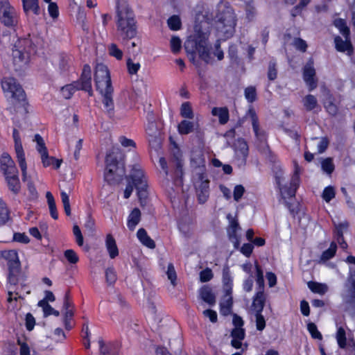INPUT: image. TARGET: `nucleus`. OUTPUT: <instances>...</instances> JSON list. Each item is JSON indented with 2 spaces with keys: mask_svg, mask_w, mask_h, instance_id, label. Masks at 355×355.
Wrapping results in <instances>:
<instances>
[{
  "mask_svg": "<svg viewBox=\"0 0 355 355\" xmlns=\"http://www.w3.org/2000/svg\"><path fill=\"white\" fill-rule=\"evenodd\" d=\"M116 37L123 44L135 38L137 34V26L133 10L125 0L116 4Z\"/></svg>",
  "mask_w": 355,
  "mask_h": 355,
  "instance_id": "1",
  "label": "nucleus"
},
{
  "mask_svg": "<svg viewBox=\"0 0 355 355\" xmlns=\"http://www.w3.org/2000/svg\"><path fill=\"white\" fill-rule=\"evenodd\" d=\"M3 257L8 261V283L14 286L20 284L21 288L26 287V276L21 271V264L17 252L15 250L5 251L3 253Z\"/></svg>",
  "mask_w": 355,
  "mask_h": 355,
  "instance_id": "2",
  "label": "nucleus"
},
{
  "mask_svg": "<svg viewBox=\"0 0 355 355\" xmlns=\"http://www.w3.org/2000/svg\"><path fill=\"white\" fill-rule=\"evenodd\" d=\"M217 18V30L223 37L229 38L235 31L236 16L233 9L224 4L218 6Z\"/></svg>",
  "mask_w": 355,
  "mask_h": 355,
  "instance_id": "3",
  "label": "nucleus"
},
{
  "mask_svg": "<svg viewBox=\"0 0 355 355\" xmlns=\"http://www.w3.org/2000/svg\"><path fill=\"white\" fill-rule=\"evenodd\" d=\"M35 51L34 44L28 38L19 39L12 47L13 64L16 71L21 70L29 62L30 54Z\"/></svg>",
  "mask_w": 355,
  "mask_h": 355,
  "instance_id": "4",
  "label": "nucleus"
},
{
  "mask_svg": "<svg viewBox=\"0 0 355 355\" xmlns=\"http://www.w3.org/2000/svg\"><path fill=\"white\" fill-rule=\"evenodd\" d=\"M1 87L5 92L10 93L13 98V104L17 110L23 109L24 113H27V101L26 94L13 78H4L1 80Z\"/></svg>",
  "mask_w": 355,
  "mask_h": 355,
  "instance_id": "5",
  "label": "nucleus"
},
{
  "mask_svg": "<svg viewBox=\"0 0 355 355\" xmlns=\"http://www.w3.org/2000/svg\"><path fill=\"white\" fill-rule=\"evenodd\" d=\"M127 180H132L137 191V196L141 206L146 204L148 198L147 182L143 170L139 164L132 166L131 173L128 176Z\"/></svg>",
  "mask_w": 355,
  "mask_h": 355,
  "instance_id": "6",
  "label": "nucleus"
},
{
  "mask_svg": "<svg viewBox=\"0 0 355 355\" xmlns=\"http://www.w3.org/2000/svg\"><path fill=\"white\" fill-rule=\"evenodd\" d=\"M345 291L342 295L345 311L355 315V268H349V275L345 284Z\"/></svg>",
  "mask_w": 355,
  "mask_h": 355,
  "instance_id": "7",
  "label": "nucleus"
},
{
  "mask_svg": "<svg viewBox=\"0 0 355 355\" xmlns=\"http://www.w3.org/2000/svg\"><path fill=\"white\" fill-rule=\"evenodd\" d=\"M193 37L196 49L198 51L200 58L208 63L211 58L207 42L208 33L203 30L202 26L198 24L195 25Z\"/></svg>",
  "mask_w": 355,
  "mask_h": 355,
  "instance_id": "8",
  "label": "nucleus"
},
{
  "mask_svg": "<svg viewBox=\"0 0 355 355\" xmlns=\"http://www.w3.org/2000/svg\"><path fill=\"white\" fill-rule=\"evenodd\" d=\"M300 169L297 165H295V168L294 173L292 176L291 181V186L289 187H287L286 186H282V182L284 179L282 175L283 173L282 171H279V174L278 173H276L275 178L277 184L279 186L281 195L283 198H293L295 196V192L297 187L299 186L300 183V176H299Z\"/></svg>",
  "mask_w": 355,
  "mask_h": 355,
  "instance_id": "9",
  "label": "nucleus"
},
{
  "mask_svg": "<svg viewBox=\"0 0 355 355\" xmlns=\"http://www.w3.org/2000/svg\"><path fill=\"white\" fill-rule=\"evenodd\" d=\"M171 166L173 168V179L174 184L178 187H181L183 184V160L182 154L180 150L175 147L172 150V156L171 158Z\"/></svg>",
  "mask_w": 355,
  "mask_h": 355,
  "instance_id": "10",
  "label": "nucleus"
},
{
  "mask_svg": "<svg viewBox=\"0 0 355 355\" xmlns=\"http://www.w3.org/2000/svg\"><path fill=\"white\" fill-rule=\"evenodd\" d=\"M0 21L10 28L15 27L17 24V13L8 0H0Z\"/></svg>",
  "mask_w": 355,
  "mask_h": 355,
  "instance_id": "11",
  "label": "nucleus"
},
{
  "mask_svg": "<svg viewBox=\"0 0 355 355\" xmlns=\"http://www.w3.org/2000/svg\"><path fill=\"white\" fill-rule=\"evenodd\" d=\"M94 80L99 92L113 89L109 70L105 64H97L95 69Z\"/></svg>",
  "mask_w": 355,
  "mask_h": 355,
  "instance_id": "12",
  "label": "nucleus"
},
{
  "mask_svg": "<svg viewBox=\"0 0 355 355\" xmlns=\"http://www.w3.org/2000/svg\"><path fill=\"white\" fill-rule=\"evenodd\" d=\"M12 137L15 141V150L16 153L17 161L21 171L23 181L25 182L28 180L27 164L19 132L17 129L13 130Z\"/></svg>",
  "mask_w": 355,
  "mask_h": 355,
  "instance_id": "13",
  "label": "nucleus"
},
{
  "mask_svg": "<svg viewBox=\"0 0 355 355\" xmlns=\"http://www.w3.org/2000/svg\"><path fill=\"white\" fill-rule=\"evenodd\" d=\"M37 142V150L41 155L42 164L44 167L54 165L55 168L60 166L62 159H56L53 157H49L44 141L40 135H35V139Z\"/></svg>",
  "mask_w": 355,
  "mask_h": 355,
  "instance_id": "14",
  "label": "nucleus"
},
{
  "mask_svg": "<svg viewBox=\"0 0 355 355\" xmlns=\"http://www.w3.org/2000/svg\"><path fill=\"white\" fill-rule=\"evenodd\" d=\"M247 116L251 119L252 129L257 140L259 141V145L262 147L263 150L268 149V146L266 144V132L260 128L258 116L254 110L253 108L249 109Z\"/></svg>",
  "mask_w": 355,
  "mask_h": 355,
  "instance_id": "15",
  "label": "nucleus"
},
{
  "mask_svg": "<svg viewBox=\"0 0 355 355\" xmlns=\"http://www.w3.org/2000/svg\"><path fill=\"white\" fill-rule=\"evenodd\" d=\"M124 174V169L119 168L118 164H108L105 167L104 178L109 185H114L122 180Z\"/></svg>",
  "mask_w": 355,
  "mask_h": 355,
  "instance_id": "16",
  "label": "nucleus"
},
{
  "mask_svg": "<svg viewBox=\"0 0 355 355\" xmlns=\"http://www.w3.org/2000/svg\"><path fill=\"white\" fill-rule=\"evenodd\" d=\"M193 180L198 200L200 203H204L207 200L209 195V180L207 179V175H203L202 178L194 177Z\"/></svg>",
  "mask_w": 355,
  "mask_h": 355,
  "instance_id": "17",
  "label": "nucleus"
},
{
  "mask_svg": "<svg viewBox=\"0 0 355 355\" xmlns=\"http://www.w3.org/2000/svg\"><path fill=\"white\" fill-rule=\"evenodd\" d=\"M315 70L313 67V60L310 58L303 69V78L309 87L313 90L317 87V80L315 78Z\"/></svg>",
  "mask_w": 355,
  "mask_h": 355,
  "instance_id": "18",
  "label": "nucleus"
},
{
  "mask_svg": "<svg viewBox=\"0 0 355 355\" xmlns=\"http://www.w3.org/2000/svg\"><path fill=\"white\" fill-rule=\"evenodd\" d=\"M77 89L85 90L92 95L91 68L88 64L83 67L80 82L76 83Z\"/></svg>",
  "mask_w": 355,
  "mask_h": 355,
  "instance_id": "19",
  "label": "nucleus"
},
{
  "mask_svg": "<svg viewBox=\"0 0 355 355\" xmlns=\"http://www.w3.org/2000/svg\"><path fill=\"white\" fill-rule=\"evenodd\" d=\"M191 165L193 168V178H202L203 175H206L205 159L202 155H193L191 158Z\"/></svg>",
  "mask_w": 355,
  "mask_h": 355,
  "instance_id": "20",
  "label": "nucleus"
},
{
  "mask_svg": "<svg viewBox=\"0 0 355 355\" xmlns=\"http://www.w3.org/2000/svg\"><path fill=\"white\" fill-rule=\"evenodd\" d=\"M1 170L4 175L15 174L17 171L15 162L8 153H3L0 158Z\"/></svg>",
  "mask_w": 355,
  "mask_h": 355,
  "instance_id": "21",
  "label": "nucleus"
},
{
  "mask_svg": "<svg viewBox=\"0 0 355 355\" xmlns=\"http://www.w3.org/2000/svg\"><path fill=\"white\" fill-rule=\"evenodd\" d=\"M242 229L239 223H231L227 228L229 240L233 243L235 249H239L242 236Z\"/></svg>",
  "mask_w": 355,
  "mask_h": 355,
  "instance_id": "22",
  "label": "nucleus"
},
{
  "mask_svg": "<svg viewBox=\"0 0 355 355\" xmlns=\"http://www.w3.org/2000/svg\"><path fill=\"white\" fill-rule=\"evenodd\" d=\"M146 133L148 136L149 142L159 143V137L160 135L159 130L157 126L156 123L151 116L148 118V122L146 128Z\"/></svg>",
  "mask_w": 355,
  "mask_h": 355,
  "instance_id": "23",
  "label": "nucleus"
},
{
  "mask_svg": "<svg viewBox=\"0 0 355 355\" xmlns=\"http://www.w3.org/2000/svg\"><path fill=\"white\" fill-rule=\"evenodd\" d=\"M266 302V294L261 291H257L252 298L251 310L253 312H262Z\"/></svg>",
  "mask_w": 355,
  "mask_h": 355,
  "instance_id": "24",
  "label": "nucleus"
},
{
  "mask_svg": "<svg viewBox=\"0 0 355 355\" xmlns=\"http://www.w3.org/2000/svg\"><path fill=\"white\" fill-rule=\"evenodd\" d=\"M100 355H119V347L116 343L105 344L103 339L98 340Z\"/></svg>",
  "mask_w": 355,
  "mask_h": 355,
  "instance_id": "25",
  "label": "nucleus"
},
{
  "mask_svg": "<svg viewBox=\"0 0 355 355\" xmlns=\"http://www.w3.org/2000/svg\"><path fill=\"white\" fill-rule=\"evenodd\" d=\"M103 96V103L107 110V114L112 116L114 111V101L112 99L113 89L99 92Z\"/></svg>",
  "mask_w": 355,
  "mask_h": 355,
  "instance_id": "26",
  "label": "nucleus"
},
{
  "mask_svg": "<svg viewBox=\"0 0 355 355\" xmlns=\"http://www.w3.org/2000/svg\"><path fill=\"white\" fill-rule=\"evenodd\" d=\"M349 36H345V40H343L340 36H336L334 39L336 49L340 52L347 51L350 54L352 51V46L349 40Z\"/></svg>",
  "mask_w": 355,
  "mask_h": 355,
  "instance_id": "27",
  "label": "nucleus"
},
{
  "mask_svg": "<svg viewBox=\"0 0 355 355\" xmlns=\"http://www.w3.org/2000/svg\"><path fill=\"white\" fill-rule=\"evenodd\" d=\"M9 284H10L9 283ZM19 286L21 285L19 284ZM16 286L17 285H10L8 287L9 291L8 292V301L9 302H10L12 300H17L18 298H24L21 294V292L24 290L26 291V294H29L31 293L30 290H27V286L24 288H21V286H20V288Z\"/></svg>",
  "mask_w": 355,
  "mask_h": 355,
  "instance_id": "28",
  "label": "nucleus"
},
{
  "mask_svg": "<svg viewBox=\"0 0 355 355\" xmlns=\"http://www.w3.org/2000/svg\"><path fill=\"white\" fill-rule=\"evenodd\" d=\"M213 116H218L219 123L224 125L229 121V110L226 107H215L211 110Z\"/></svg>",
  "mask_w": 355,
  "mask_h": 355,
  "instance_id": "29",
  "label": "nucleus"
},
{
  "mask_svg": "<svg viewBox=\"0 0 355 355\" xmlns=\"http://www.w3.org/2000/svg\"><path fill=\"white\" fill-rule=\"evenodd\" d=\"M201 299L210 305L216 303V296L212 292L211 288L208 286H202L200 290Z\"/></svg>",
  "mask_w": 355,
  "mask_h": 355,
  "instance_id": "30",
  "label": "nucleus"
},
{
  "mask_svg": "<svg viewBox=\"0 0 355 355\" xmlns=\"http://www.w3.org/2000/svg\"><path fill=\"white\" fill-rule=\"evenodd\" d=\"M137 236L140 242L145 246L150 249L155 248V241L147 234L144 228H140L137 233Z\"/></svg>",
  "mask_w": 355,
  "mask_h": 355,
  "instance_id": "31",
  "label": "nucleus"
},
{
  "mask_svg": "<svg viewBox=\"0 0 355 355\" xmlns=\"http://www.w3.org/2000/svg\"><path fill=\"white\" fill-rule=\"evenodd\" d=\"M9 189L14 193H17L20 189V183L18 178V171L15 174L5 175Z\"/></svg>",
  "mask_w": 355,
  "mask_h": 355,
  "instance_id": "32",
  "label": "nucleus"
},
{
  "mask_svg": "<svg viewBox=\"0 0 355 355\" xmlns=\"http://www.w3.org/2000/svg\"><path fill=\"white\" fill-rule=\"evenodd\" d=\"M23 4V10L25 13H28L30 11L33 12L35 15H38L40 14V6L38 4V0H21Z\"/></svg>",
  "mask_w": 355,
  "mask_h": 355,
  "instance_id": "33",
  "label": "nucleus"
},
{
  "mask_svg": "<svg viewBox=\"0 0 355 355\" xmlns=\"http://www.w3.org/2000/svg\"><path fill=\"white\" fill-rule=\"evenodd\" d=\"M106 247L111 259H114L118 256L119 250L116 244V241L110 234H108L106 237Z\"/></svg>",
  "mask_w": 355,
  "mask_h": 355,
  "instance_id": "34",
  "label": "nucleus"
},
{
  "mask_svg": "<svg viewBox=\"0 0 355 355\" xmlns=\"http://www.w3.org/2000/svg\"><path fill=\"white\" fill-rule=\"evenodd\" d=\"M308 287L313 293L320 295L325 294L329 288L326 284L312 281L308 282Z\"/></svg>",
  "mask_w": 355,
  "mask_h": 355,
  "instance_id": "35",
  "label": "nucleus"
},
{
  "mask_svg": "<svg viewBox=\"0 0 355 355\" xmlns=\"http://www.w3.org/2000/svg\"><path fill=\"white\" fill-rule=\"evenodd\" d=\"M336 243L335 242H331L329 248L322 252L319 263H324L330 259L333 258L336 254Z\"/></svg>",
  "mask_w": 355,
  "mask_h": 355,
  "instance_id": "36",
  "label": "nucleus"
},
{
  "mask_svg": "<svg viewBox=\"0 0 355 355\" xmlns=\"http://www.w3.org/2000/svg\"><path fill=\"white\" fill-rule=\"evenodd\" d=\"M257 290L264 292L263 272L257 262H255Z\"/></svg>",
  "mask_w": 355,
  "mask_h": 355,
  "instance_id": "37",
  "label": "nucleus"
},
{
  "mask_svg": "<svg viewBox=\"0 0 355 355\" xmlns=\"http://www.w3.org/2000/svg\"><path fill=\"white\" fill-rule=\"evenodd\" d=\"M234 145L236 152L245 159L248 155V146L247 142L243 139H239Z\"/></svg>",
  "mask_w": 355,
  "mask_h": 355,
  "instance_id": "38",
  "label": "nucleus"
},
{
  "mask_svg": "<svg viewBox=\"0 0 355 355\" xmlns=\"http://www.w3.org/2000/svg\"><path fill=\"white\" fill-rule=\"evenodd\" d=\"M46 198L49 208L50 214L53 220L58 218V215L56 209L55 202L52 193L50 191H47L46 193Z\"/></svg>",
  "mask_w": 355,
  "mask_h": 355,
  "instance_id": "39",
  "label": "nucleus"
},
{
  "mask_svg": "<svg viewBox=\"0 0 355 355\" xmlns=\"http://www.w3.org/2000/svg\"><path fill=\"white\" fill-rule=\"evenodd\" d=\"M232 297L229 296L227 299L223 298L220 303V312L223 315H228L231 313L232 306Z\"/></svg>",
  "mask_w": 355,
  "mask_h": 355,
  "instance_id": "40",
  "label": "nucleus"
},
{
  "mask_svg": "<svg viewBox=\"0 0 355 355\" xmlns=\"http://www.w3.org/2000/svg\"><path fill=\"white\" fill-rule=\"evenodd\" d=\"M178 132L181 135H188L194 130V123L183 120L178 126Z\"/></svg>",
  "mask_w": 355,
  "mask_h": 355,
  "instance_id": "41",
  "label": "nucleus"
},
{
  "mask_svg": "<svg viewBox=\"0 0 355 355\" xmlns=\"http://www.w3.org/2000/svg\"><path fill=\"white\" fill-rule=\"evenodd\" d=\"M133 91L136 97H142L147 95V85L143 80H139L133 86Z\"/></svg>",
  "mask_w": 355,
  "mask_h": 355,
  "instance_id": "42",
  "label": "nucleus"
},
{
  "mask_svg": "<svg viewBox=\"0 0 355 355\" xmlns=\"http://www.w3.org/2000/svg\"><path fill=\"white\" fill-rule=\"evenodd\" d=\"M304 106L306 110L308 111H311L316 107L318 105V101L316 98L313 95H307L304 97Z\"/></svg>",
  "mask_w": 355,
  "mask_h": 355,
  "instance_id": "43",
  "label": "nucleus"
},
{
  "mask_svg": "<svg viewBox=\"0 0 355 355\" xmlns=\"http://www.w3.org/2000/svg\"><path fill=\"white\" fill-rule=\"evenodd\" d=\"M336 340L338 342V345L340 348H345L346 347L347 338H346V333L345 329L343 327H339L336 332Z\"/></svg>",
  "mask_w": 355,
  "mask_h": 355,
  "instance_id": "44",
  "label": "nucleus"
},
{
  "mask_svg": "<svg viewBox=\"0 0 355 355\" xmlns=\"http://www.w3.org/2000/svg\"><path fill=\"white\" fill-rule=\"evenodd\" d=\"M180 114L182 117L192 119L193 118V113L189 102L182 103L180 109Z\"/></svg>",
  "mask_w": 355,
  "mask_h": 355,
  "instance_id": "45",
  "label": "nucleus"
},
{
  "mask_svg": "<svg viewBox=\"0 0 355 355\" xmlns=\"http://www.w3.org/2000/svg\"><path fill=\"white\" fill-rule=\"evenodd\" d=\"M105 279L107 284L110 286L113 285L116 282L117 276L114 268H108L106 269Z\"/></svg>",
  "mask_w": 355,
  "mask_h": 355,
  "instance_id": "46",
  "label": "nucleus"
},
{
  "mask_svg": "<svg viewBox=\"0 0 355 355\" xmlns=\"http://www.w3.org/2000/svg\"><path fill=\"white\" fill-rule=\"evenodd\" d=\"M167 24L170 29L173 31H178L181 28V20L178 15H173L168 21Z\"/></svg>",
  "mask_w": 355,
  "mask_h": 355,
  "instance_id": "47",
  "label": "nucleus"
},
{
  "mask_svg": "<svg viewBox=\"0 0 355 355\" xmlns=\"http://www.w3.org/2000/svg\"><path fill=\"white\" fill-rule=\"evenodd\" d=\"M268 78L270 80H274L277 77V69L276 62L274 60H270L268 64Z\"/></svg>",
  "mask_w": 355,
  "mask_h": 355,
  "instance_id": "48",
  "label": "nucleus"
},
{
  "mask_svg": "<svg viewBox=\"0 0 355 355\" xmlns=\"http://www.w3.org/2000/svg\"><path fill=\"white\" fill-rule=\"evenodd\" d=\"M348 227L347 223H338L335 225L334 237L336 241L343 239V231Z\"/></svg>",
  "mask_w": 355,
  "mask_h": 355,
  "instance_id": "49",
  "label": "nucleus"
},
{
  "mask_svg": "<svg viewBox=\"0 0 355 355\" xmlns=\"http://www.w3.org/2000/svg\"><path fill=\"white\" fill-rule=\"evenodd\" d=\"M76 89V85L70 84L62 87L61 93L64 98L69 99Z\"/></svg>",
  "mask_w": 355,
  "mask_h": 355,
  "instance_id": "50",
  "label": "nucleus"
},
{
  "mask_svg": "<svg viewBox=\"0 0 355 355\" xmlns=\"http://www.w3.org/2000/svg\"><path fill=\"white\" fill-rule=\"evenodd\" d=\"M334 25L339 28L340 33H342L344 36H349V30L346 26V23L343 19H336L334 21Z\"/></svg>",
  "mask_w": 355,
  "mask_h": 355,
  "instance_id": "51",
  "label": "nucleus"
},
{
  "mask_svg": "<svg viewBox=\"0 0 355 355\" xmlns=\"http://www.w3.org/2000/svg\"><path fill=\"white\" fill-rule=\"evenodd\" d=\"M307 329L309 331L313 338L322 340V336L318 330L317 326L313 322H309L307 324Z\"/></svg>",
  "mask_w": 355,
  "mask_h": 355,
  "instance_id": "52",
  "label": "nucleus"
},
{
  "mask_svg": "<svg viewBox=\"0 0 355 355\" xmlns=\"http://www.w3.org/2000/svg\"><path fill=\"white\" fill-rule=\"evenodd\" d=\"M10 219L9 211L6 204L3 202L0 201V222H7Z\"/></svg>",
  "mask_w": 355,
  "mask_h": 355,
  "instance_id": "53",
  "label": "nucleus"
},
{
  "mask_svg": "<svg viewBox=\"0 0 355 355\" xmlns=\"http://www.w3.org/2000/svg\"><path fill=\"white\" fill-rule=\"evenodd\" d=\"M322 170L328 174H331L334 170V164L331 158L328 157L322 162Z\"/></svg>",
  "mask_w": 355,
  "mask_h": 355,
  "instance_id": "54",
  "label": "nucleus"
},
{
  "mask_svg": "<svg viewBox=\"0 0 355 355\" xmlns=\"http://www.w3.org/2000/svg\"><path fill=\"white\" fill-rule=\"evenodd\" d=\"M64 256L66 259L72 264L76 263L79 260L78 256L76 252L71 249L65 250L64 252Z\"/></svg>",
  "mask_w": 355,
  "mask_h": 355,
  "instance_id": "55",
  "label": "nucleus"
},
{
  "mask_svg": "<svg viewBox=\"0 0 355 355\" xmlns=\"http://www.w3.org/2000/svg\"><path fill=\"white\" fill-rule=\"evenodd\" d=\"M109 53L110 55L116 58L117 60H121L123 58V52L120 50L116 44H111L108 47Z\"/></svg>",
  "mask_w": 355,
  "mask_h": 355,
  "instance_id": "56",
  "label": "nucleus"
},
{
  "mask_svg": "<svg viewBox=\"0 0 355 355\" xmlns=\"http://www.w3.org/2000/svg\"><path fill=\"white\" fill-rule=\"evenodd\" d=\"M261 313L262 312H254L256 318V327L259 331H263L266 327V320Z\"/></svg>",
  "mask_w": 355,
  "mask_h": 355,
  "instance_id": "57",
  "label": "nucleus"
},
{
  "mask_svg": "<svg viewBox=\"0 0 355 355\" xmlns=\"http://www.w3.org/2000/svg\"><path fill=\"white\" fill-rule=\"evenodd\" d=\"M245 97L248 102L252 103L256 100L257 93L254 87H248L245 89Z\"/></svg>",
  "mask_w": 355,
  "mask_h": 355,
  "instance_id": "58",
  "label": "nucleus"
},
{
  "mask_svg": "<svg viewBox=\"0 0 355 355\" xmlns=\"http://www.w3.org/2000/svg\"><path fill=\"white\" fill-rule=\"evenodd\" d=\"M168 279L171 281L173 286H175V280L177 278L176 272L172 263H168L166 271Z\"/></svg>",
  "mask_w": 355,
  "mask_h": 355,
  "instance_id": "59",
  "label": "nucleus"
},
{
  "mask_svg": "<svg viewBox=\"0 0 355 355\" xmlns=\"http://www.w3.org/2000/svg\"><path fill=\"white\" fill-rule=\"evenodd\" d=\"M61 198L63 204L64 209L67 216L71 214V208L69 196L64 191L61 192Z\"/></svg>",
  "mask_w": 355,
  "mask_h": 355,
  "instance_id": "60",
  "label": "nucleus"
},
{
  "mask_svg": "<svg viewBox=\"0 0 355 355\" xmlns=\"http://www.w3.org/2000/svg\"><path fill=\"white\" fill-rule=\"evenodd\" d=\"M73 233L76 238V242L78 244V245L82 246L84 243V239H83V236L81 230L77 225H75L73 227Z\"/></svg>",
  "mask_w": 355,
  "mask_h": 355,
  "instance_id": "61",
  "label": "nucleus"
},
{
  "mask_svg": "<svg viewBox=\"0 0 355 355\" xmlns=\"http://www.w3.org/2000/svg\"><path fill=\"white\" fill-rule=\"evenodd\" d=\"M212 270L207 268L200 272V280L201 282H207L210 281L213 278Z\"/></svg>",
  "mask_w": 355,
  "mask_h": 355,
  "instance_id": "62",
  "label": "nucleus"
},
{
  "mask_svg": "<svg viewBox=\"0 0 355 355\" xmlns=\"http://www.w3.org/2000/svg\"><path fill=\"white\" fill-rule=\"evenodd\" d=\"M335 197V191L332 187H327L324 189L322 193L323 199L329 202L331 199Z\"/></svg>",
  "mask_w": 355,
  "mask_h": 355,
  "instance_id": "63",
  "label": "nucleus"
},
{
  "mask_svg": "<svg viewBox=\"0 0 355 355\" xmlns=\"http://www.w3.org/2000/svg\"><path fill=\"white\" fill-rule=\"evenodd\" d=\"M345 349L346 355H355V341L354 339H350L347 343H346V347L343 348Z\"/></svg>",
  "mask_w": 355,
  "mask_h": 355,
  "instance_id": "64",
  "label": "nucleus"
}]
</instances>
